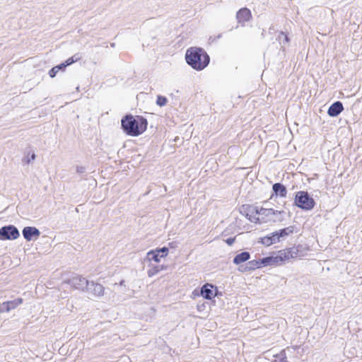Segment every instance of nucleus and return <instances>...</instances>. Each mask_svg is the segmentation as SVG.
<instances>
[{"label": "nucleus", "instance_id": "1", "mask_svg": "<svg viewBox=\"0 0 362 362\" xmlns=\"http://www.w3.org/2000/svg\"><path fill=\"white\" fill-rule=\"evenodd\" d=\"M246 217L254 223L281 222L284 220L283 211H274L272 209L258 208L255 206H243Z\"/></svg>", "mask_w": 362, "mask_h": 362}, {"label": "nucleus", "instance_id": "2", "mask_svg": "<svg viewBox=\"0 0 362 362\" xmlns=\"http://www.w3.org/2000/svg\"><path fill=\"white\" fill-rule=\"evenodd\" d=\"M146 119L139 115H126L121 120L124 132L129 136H138L143 134L147 128Z\"/></svg>", "mask_w": 362, "mask_h": 362}, {"label": "nucleus", "instance_id": "3", "mask_svg": "<svg viewBox=\"0 0 362 362\" xmlns=\"http://www.w3.org/2000/svg\"><path fill=\"white\" fill-rule=\"evenodd\" d=\"M189 65L197 70L204 69L209 63V57L202 48L190 47L185 54Z\"/></svg>", "mask_w": 362, "mask_h": 362}, {"label": "nucleus", "instance_id": "4", "mask_svg": "<svg viewBox=\"0 0 362 362\" xmlns=\"http://www.w3.org/2000/svg\"><path fill=\"white\" fill-rule=\"evenodd\" d=\"M295 204L302 209L311 210L315 206V202L307 192L300 191L296 194Z\"/></svg>", "mask_w": 362, "mask_h": 362}, {"label": "nucleus", "instance_id": "5", "mask_svg": "<svg viewBox=\"0 0 362 362\" xmlns=\"http://www.w3.org/2000/svg\"><path fill=\"white\" fill-rule=\"evenodd\" d=\"M298 257V246L290 247L284 250L279 251L278 254L274 257V263L279 264L286 260Z\"/></svg>", "mask_w": 362, "mask_h": 362}, {"label": "nucleus", "instance_id": "6", "mask_svg": "<svg viewBox=\"0 0 362 362\" xmlns=\"http://www.w3.org/2000/svg\"><path fill=\"white\" fill-rule=\"evenodd\" d=\"M19 236V231L14 226L9 225L0 228L1 240H16Z\"/></svg>", "mask_w": 362, "mask_h": 362}, {"label": "nucleus", "instance_id": "7", "mask_svg": "<svg viewBox=\"0 0 362 362\" xmlns=\"http://www.w3.org/2000/svg\"><path fill=\"white\" fill-rule=\"evenodd\" d=\"M262 264H264V265H265V264H276L274 263V257L273 256L269 257L263 258L259 260L250 261L247 263V267H245V269H242L240 267L239 271L244 272V271H245L246 269H247L248 270H253V269H255L256 268L261 267Z\"/></svg>", "mask_w": 362, "mask_h": 362}, {"label": "nucleus", "instance_id": "8", "mask_svg": "<svg viewBox=\"0 0 362 362\" xmlns=\"http://www.w3.org/2000/svg\"><path fill=\"white\" fill-rule=\"evenodd\" d=\"M88 281L81 276H76L69 279L67 281L71 287L76 289L86 291L88 285Z\"/></svg>", "mask_w": 362, "mask_h": 362}, {"label": "nucleus", "instance_id": "9", "mask_svg": "<svg viewBox=\"0 0 362 362\" xmlns=\"http://www.w3.org/2000/svg\"><path fill=\"white\" fill-rule=\"evenodd\" d=\"M23 238L27 241H31L36 240L40 235V231L35 227L26 226L23 229L22 231Z\"/></svg>", "mask_w": 362, "mask_h": 362}, {"label": "nucleus", "instance_id": "10", "mask_svg": "<svg viewBox=\"0 0 362 362\" xmlns=\"http://www.w3.org/2000/svg\"><path fill=\"white\" fill-rule=\"evenodd\" d=\"M86 291L92 293L95 296H101L104 294V287L100 284L95 283L94 281H89Z\"/></svg>", "mask_w": 362, "mask_h": 362}, {"label": "nucleus", "instance_id": "11", "mask_svg": "<svg viewBox=\"0 0 362 362\" xmlns=\"http://www.w3.org/2000/svg\"><path fill=\"white\" fill-rule=\"evenodd\" d=\"M326 110L327 113H341L344 110V107L340 101H337L330 105L328 108L325 105H323L320 111L323 112Z\"/></svg>", "mask_w": 362, "mask_h": 362}, {"label": "nucleus", "instance_id": "12", "mask_svg": "<svg viewBox=\"0 0 362 362\" xmlns=\"http://www.w3.org/2000/svg\"><path fill=\"white\" fill-rule=\"evenodd\" d=\"M214 286L212 284H206L201 288L202 296L208 300L212 299L216 294L213 292Z\"/></svg>", "mask_w": 362, "mask_h": 362}, {"label": "nucleus", "instance_id": "13", "mask_svg": "<svg viewBox=\"0 0 362 362\" xmlns=\"http://www.w3.org/2000/svg\"><path fill=\"white\" fill-rule=\"evenodd\" d=\"M149 269L147 271V274L148 277H152L157 274H158L160 271L164 270L167 268V267L164 265H157L153 263H149L148 264Z\"/></svg>", "mask_w": 362, "mask_h": 362}, {"label": "nucleus", "instance_id": "14", "mask_svg": "<svg viewBox=\"0 0 362 362\" xmlns=\"http://www.w3.org/2000/svg\"><path fill=\"white\" fill-rule=\"evenodd\" d=\"M250 11L246 8H244L238 11L236 15V18L239 23H244L250 19Z\"/></svg>", "mask_w": 362, "mask_h": 362}, {"label": "nucleus", "instance_id": "15", "mask_svg": "<svg viewBox=\"0 0 362 362\" xmlns=\"http://www.w3.org/2000/svg\"><path fill=\"white\" fill-rule=\"evenodd\" d=\"M272 189L276 195L280 196L281 197H285L286 196V188L282 184L275 183L273 185Z\"/></svg>", "mask_w": 362, "mask_h": 362}, {"label": "nucleus", "instance_id": "16", "mask_svg": "<svg viewBox=\"0 0 362 362\" xmlns=\"http://www.w3.org/2000/svg\"><path fill=\"white\" fill-rule=\"evenodd\" d=\"M250 258V255L248 252H243L237 255L233 259V263L238 265L243 262L247 261Z\"/></svg>", "mask_w": 362, "mask_h": 362}, {"label": "nucleus", "instance_id": "17", "mask_svg": "<svg viewBox=\"0 0 362 362\" xmlns=\"http://www.w3.org/2000/svg\"><path fill=\"white\" fill-rule=\"evenodd\" d=\"M160 255L155 250H151L146 254V259L149 262L152 263V261L158 263L160 262L162 257H160Z\"/></svg>", "mask_w": 362, "mask_h": 362}, {"label": "nucleus", "instance_id": "18", "mask_svg": "<svg viewBox=\"0 0 362 362\" xmlns=\"http://www.w3.org/2000/svg\"><path fill=\"white\" fill-rule=\"evenodd\" d=\"M295 228L296 227L294 226H290L287 228L280 230L279 231H277V233L281 238H284L290 234H292L294 232Z\"/></svg>", "mask_w": 362, "mask_h": 362}, {"label": "nucleus", "instance_id": "19", "mask_svg": "<svg viewBox=\"0 0 362 362\" xmlns=\"http://www.w3.org/2000/svg\"><path fill=\"white\" fill-rule=\"evenodd\" d=\"M22 303H23V299L21 298H16L13 300L6 301V303H7L8 308H10V310L16 308L17 306L21 305Z\"/></svg>", "mask_w": 362, "mask_h": 362}, {"label": "nucleus", "instance_id": "20", "mask_svg": "<svg viewBox=\"0 0 362 362\" xmlns=\"http://www.w3.org/2000/svg\"><path fill=\"white\" fill-rule=\"evenodd\" d=\"M80 59H81V57L79 56V54H75L73 57L69 58L67 60H66L64 62V64H65L64 65H66V66H69V65L72 64L73 63L79 61Z\"/></svg>", "mask_w": 362, "mask_h": 362}, {"label": "nucleus", "instance_id": "21", "mask_svg": "<svg viewBox=\"0 0 362 362\" xmlns=\"http://www.w3.org/2000/svg\"><path fill=\"white\" fill-rule=\"evenodd\" d=\"M167 103V98L164 96L158 95L156 104L160 107L165 105Z\"/></svg>", "mask_w": 362, "mask_h": 362}, {"label": "nucleus", "instance_id": "22", "mask_svg": "<svg viewBox=\"0 0 362 362\" xmlns=\"http://www.w3.org/2000/svg\"><path fill=\"white\" fill-rule=\"evenodd\" d=\"M156 252H158V254L160 255V257H165L168 254V248L166 247H163L162 248H160V249H156L155 250Z\"/></svg>", "mask_w": 362, "mask_h": 362}, {"label": "nucleus", "instance_id": "23", "mask_svg": "<svg viewBox=\"0 0 362 362\" xmlns=\"http://www.w3.org/2000/svg\"><path fill=\"white\" fill-rule=\"evenodd\" d=\"M269 237L270 238V239H272L273 244L276 243V242H279L280 240H281V238H280V236H279V234H278L277 231L273 233L272 234V235H270Z\"/></svg>", "mask_w": 362, "mask_h": 362}, {"label": "nucleus", "instance_id": "24", "mask_svg": "<svg viewBox=\"0 0 362 362\" xmlns=\"http://www.w3.org/2000/svg\"><path fill=\"white\" fill-rule=\"evenodd\" d=\"M10 311V308H8L6 302H4L0 304V313H7Z\"/></svg>", "mask_w": 362, "mask_h": 362}, {"label": "nucleus", "instance_id": "25", "mask_svg": "<svg viewBox=\"0 0 362 362\" xmlns=\"http://www.w3.org/2000/svg\"><path fill=\"white\" fill-rule=\"evenodd\" d=\"M262 243L264 245L269 246L272 245V240L269 236H265L262 239Z\"/></svg>", "mask_w": 362, "mask_h": 362}, {"label": "nucleus", "instance_id": "26", "mask_svg": "<svg viewBox=\"0 0 362 362\" xmlns=\"http://www.w3.org/2000/svg\"><path fill=\"white\" fill-rule=\"evenodd\" d=\"M279 38L281 40V43H288V37L286 35H285L284 33H281L279 35Z\"/></svg>", "mask_w": 362, "mask_h": 362}, {"label": "nucleus", "instance_id": "27", "mask_svg": "<svg viewBox=\"0 0 362 362\" xmlns=\"http://www.w3.org/2000/svg\"><path fill=\"white\" fill-rule=\"evenodd\" d=\"M59 72V68L54 66L49 72V75L51 78H54L56 74Z\"/></svg>", "mask_w": 362, "mask_h": 362}, {"label": "nucleus", "instance_id": "28", "mask_svg": "<svg viewBox=\"0 0 362 362\" xmlns=\"http://www.w3.org/2000/svg\"><path fill=\"white\" fill-rule=\"evenodd\" d=\"M76 170L78 173L82 174L85 173L86 168L83 166H77Z\"/></svg>", "mask_w": 362, "mask_h": 362}, {"label": "nucleus", "instance_id": "29", "mask_svg": "<svg viewBox=\"0 0 362 362\" xmlns=\"http://www.w3.org/2000/svg\"><path fill=\"white\" fill-rule=\"evenodd\" d=\"M228 245H232L235 242V238H230L225 240Z\"/></svg>", "mask_w": 362, "mask_h": 362}, {"label": "nucleus", "instance_id": "30", "mask_svg": "<svg viewBox=\"0 0 362 362\" xmlns=\"http://www.w3.org/2000/svg\"><path fill=\"white\" fill-rule=\"evenodd\" d=\"M272 362H288V361L286 360V356H283V357H281L279 359H275Z\"/></svg>", "mask_w": 362, "mask_h": 362}, {"label": "nucleus", "instance_id": "31", "mask_svg": "<svg viewBox=\"0 0 362 362\" xmlns=\"http://www.w3.org/2000/svg\"><path fill=\"white\" fill-rule=\"evenodd\" d=\"M64 64H65L64 63H62V64H59V65L56 66V67H58V68H59V70H61V69H62L63 68H65V67L66 66V65H64Z\"/></svg>", "mask_w": 362, "mask_h": 362}, {"label": "nucleus", "instance_id": "32", "mask_svg": "<svg viewBox=\"0 0 362 362\" xmlns=\"http://www.w3.org/2000/svg\"><path fill=\"white\" fill-rule=\"evenodd\" d=\"M35 159V154L33 153L31 155L30 159L28 160V163L30 162L31 160H34Z\"/></svg>", "mask_w": 362, "mask_h": 362}, {"label": "nucleus", "instance_id": "33", "mask_svg": "<svg viewBox=\"0 0 362 362\" xmlns=\"http://www.w3.org/2000/svg\"><path fill=\"white\" fill-rule=\"evenodd\" d=\"M124 281H121V282H120V285H124Z\"/></svg>", "mask_w": 362, "mask_h": 362}, {"label": "nucleus", "instance_id": "34", "mask_svg": "<svg viewBox=\"0 0 362 362\" xmlns=\"http://www.w3.org/2000/svg\"><path fill=\"white\" fill-rule=\"evenodd\" d=\"M330 116H337V115H335V114H333V115H329Z\"/></svg>", "mask_w": 362, "mask_h": 362}]
</instances>
